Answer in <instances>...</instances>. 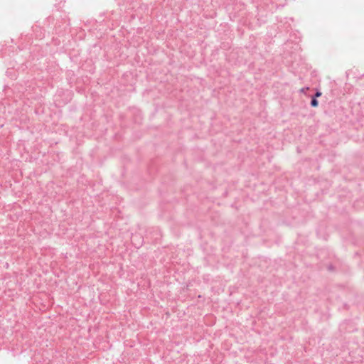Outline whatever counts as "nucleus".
Masks as SVG:
<instances>
[{
    "mask_svg": "<svg viewBox=\"0 0 364 364\" xmlns=\"http://www.w3.org/2000/svg\"><path fill=\"white\" fill-rule=\"evenodd\" d=\"M311 105L312 107H317L318 105V101L316 99H313L311 100Z\"/></svg>",
    "mask_w": 364,
    "mask_h": 364,
    "instance_id": "1",
    "label": "nucleus"
},
{
    "mask_svg": "<svg viewBox=\"0 0 364 364\" xmlns=\"http://www.w3.org/2000/svg\"><path fill=\"white\" fill-rule=\"evenodd\" d=\"M308 90H309V87H304V88L301 89V92L304 93Z\"/></svg>",
    "mask_w": 364,
    "mask_h": 364,
    "instance_id": "2",
    "label": "nucleus"
},
{
    "mask_svg": "<svg viewBox=\"0 0 364 364\" xmlns=\"http://www.w3.org/2000/svg\"><path fill=\"white\" fill-rule=\"evenodd\" d=\"M321 96V92H317L316 94H315V97H318Z\"/></svg>",
    "mask_w": 364,
    "mask_h": 364,
    "instance_id": "3",
    "label": "nucleus"
}]
</instances>
